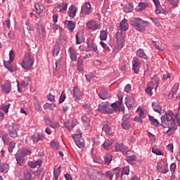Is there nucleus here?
Returning <instances> with one entry per match:
<instances>
[{
    "label": "nucleus",
    "mask_w": 180,
    "mask_h": 180,
    "mask_svg": "<svg viewBox=\"0 0 180 180\" xmlns=\"http://www.w3.org/2000/svg\"><path fill=\"white\" fill-rule=\"evenodd\" d=\"M161 126L165 129L167 127L169 128L166 131L167 136H171V134H172L171 130L175 129L176 124L175 120L174 119V112H172V110H169L165 115L161 117Z\"/></svg>",
    "instance_id": "obj_1"
},
{
    "label": "nucleus",
    "mask_w": 180,
    "mask_h": 180,
    "mask_svg": "<svg viewBox=\"0 0 180 180\" xmlns=\"http://www.w3.org/2000/svg\"><path fill=\"white\" fill-rule=\"evenodd\" d=\"M131 26H133L136 30L139 32H144L146 27L148 26V22L147 21L143 20L140 18H133L130 20Z\"/></svg>",
    "instance_id": "obj_2"
},
{
    "label": "nucleus",
    "mask_w": 180,
    "mask_h": 180,
    "mask_svg": "<svg viewBox=\"0 0 180 180\" xmlns=\"http://www.w3.org/2000/svg\"><path fill=\"white\" fill-rule=\"evenodd\" d=\"M34 63V60L32 55L29 53H25L22 61L21 62V67L24 68V70H30L32 67H33V64Z\"/></svg>",
    "instance_id": "obj_3"
},
{
    "label": "nucleus",
    "mask_w": 180,
    "mask_h": 180,
    "mask_svg": "<svg viewBox=\"0 0 180 180\" xmlns=\"http://www.w3.org/2000/svg\"><path fill=\"white\" fill-rule=\"evenodd\" d=\"M72 139H73L76 146H77V147H79V148H82L85 147V142L84 141V139H82V133L75 134L72 136Z\"/></svg>",
    "instance_id": "obj_4"
},
{
    "label": "nucleus",
    "mask_w": 180,
    "mask_h": 180,
    "mask_svg": "<svg viewBox=\"0 0 180 180\" xmlns=\"http://www.w3.org/2000/svg\"><path fill=\"white\" fill-rule=\"evenodd\" d=\"M19 129V125L16 124L12 123L8 126V131L12 139H16L18 137V131Z\"/></svg>",
    "instance_id": "obj_5"
},
{
    "label": "nucleus",
    "mask_w": 180,
    "mask_h": 180,
    "mask_svg": "<svg viewBox=\"0 0 180 180\" xmlns=\"http://www.w3.org/2000/svg\"><path fill=\"white\" fill-rule=\"evenodd\" d=\"M141 67V62L137 57H134L132 59V71L134 74L140 72V68Z\"/></svg>",
    "instance_id": "obj_6"
},
{
    "label": "nucleus",
    "mask_w": 180,
    "mask_h": 180,
    "mask_svg": "<svg viewBox=\"0 0 180 180\" xmlns=\"http://www.w3.org/2000/svg\"><path fill=\"white\" fill-rule=\"evenodd\" d=\"M73 97L75 98V101L78 102V101H81L82 99V89H81L78 86H75L73 88Z\"/></svg>",
    "instance_id": "obj_7"
},
{
    "label": "nucleus",
    "mask_w": 180,
    "mask_h": 180,
    "mask_svg": "<svg viewBox=\"0 0 180 180\" xmlns=\"http://www.w3.org/2000/svg\"><path fill=\"white\" fill-rule=\"evenodd\" d=\"M82 51H94L97 54L99 53V51H98V46H96V44L94 43V40L87 42V48L83 49Z\"/></svg>",
    "instance_id": "obj_8"
},
{
    "label": "nucleus",
    "mask_w": 180,
    "mask_h": 180,
    "mask_svg": "<svg viewBox=\"0 0 180 180\" xmlns=\"http://www.w3.org/2000/svg\"><path fill=\"white\" fill-rule=\"evenodd\" d=\"M98 110L101 113L108 114V113H112L114 110L112 108H109V104L105 103L102 105L99 104Z\"/></svg>",
    "instance_id": "obj_9"
},
{
    "label": "nucleus",
    "mask_w": 180,
    "mask_h": 180,
    "mask_svg": "<svg viewBox=\"0 0 180 180\" xmlns=\"http://www.w3.org/2000/svg\"><path fill=\"white\" fill-rule=\"evenodd\" d=\"M103 131L108 134V136H113L112 131V123L110 122H105L103 123Z\"/></svg>",
    "instance_id": "obj_10"
},
{
    "label": "nucleus",
    "mask_w": 180,
    "mask_h": 180,
    "mask_svg": "<svg viewBox=\"0 0 180 180\" xmlns=\"http://www.w3.org/2000/svg\"><path fill=\"white\" fill-rule=\"evenodd\" d=\"M86 27H88L90 30H98V29H101V24L97 21L90 20L86 22Z\"/></svg>",
    "instance_id": "obj_11"
},
{
    "label": "nucleus",
    "mask_w": 180,
    "mask_h": 180,
    "mask_svg": "<svg viewBox=\"0 0 180 180\" xmlns=\"http://www.w3.org/2000/svg\"><path fill=\"white\" fill-rule=\"evenodd\" d=\"M158 87V80L155 79L153 82H151V85L148 86L146 89V94H148V95H150V96H151V95H153V89H157V88Z\"/></svg>",
    "instance_id": "obj_12"
},
{
    "label": "nucleus",
    "mask_w": 180,
    "mask_h": 180,
    "mask_svg": "<svg viewBox=\"0 0 180 180\" xmlns=\"http://www.w3.org/2000/svg\"><path fill=\"white\" fill-rule=\"evenodd\" d=\"M92 8L91 7L90 3H86L84 6L82 8L80 16L84 17L86 15H89L91 13Z\"/></svg>",
    "instance_id": "obj_13"
},
{
    "label": "nucleus",
    "mask_w": 180,
    "mask_h": 180,
    "mask_svg": "<svg viewBox=\"0 0 180 180\" xmlns=\"http://www.w3.org/2000/svg\"><path fill=\"white\" fill-rule=\"evenodd\" d=\"M115 150L117 152L120 151L124 155H127V151H129V148H127L123 143H117L115 145Z\"/></svg>",
    "instance_id": "obj_14"
},
{
    "label": "nucleus",
    "mask_w": 180,
    "mask_h": 180,
    "mask_svg": "<svg viewBox=\"0 0 180 180\" xmlns=\"http://www.w3.org/2000/svg\"><path fill=\"white\" fill-rule=\"evenodd\" d=\"M100 99L103 101H106L109 98V91H108V89L105 87H102L100 93L98 94Z\"/></svg>",
    "instance_id": "obj_15"
},
{
    "label": "nucleus",
    "mask_w": 180,
    "mask_h": 180,
    "mask_svg": "<svg viewBox=\"0 0 180 180\" xmlns=\"http://www.w3.org/2000/svg\"><path fill=\"white\" fill-rule=\"evenodd\" d=\"M115 37L117 39L118 46H122L124 43V37L122 34V31H117L115 34Z\"/></svg>",
    "instance_id": "obj_16"
},
{
    "label": "nucleus",
    "mask_w": 180,
    "mask_h": 180,
    "mask_svg": "<svg viewBox=\"0 0 180 180\" xmlns=\"http://www.w3.org/2000/svg\"><path fill=\"white\" fill-rule=\"evenodd\" d=\"M150 4L147 2H139L138 6L136 7V12H143L146 8H148Z\"/></svg>",
    "instance_id": "obj_17"
},
{
    "label": "nucleus",
    "mask_w": 180,
    "mask_h": 180,
    "mask_svg": "<svg viewBox=\"0 0 180 180\" xmlns=\"http://www.w3.org/2000/svg\"><path fill=\"white\" fill-rule=\"evenodd\" d=\"M37 33L39 39H44L46 37V28L43 25H39L37 27Z\"/></svg>",
    "instance_id": "obj_18"
},
{
    "label": "nucleus",
    "mask_w": 180,
    "mask_h": 180,
    "mask_svg": "<svg viewBox=\"0 0 180 180\" xmlns=\"http://www.w3.org/2000/svg\"><path fill=\"white\" fill-rule=\"evenodd\" d=\"M15 157L17 161V164L21 167H23V165H25V158L22 155H20V152H18Z\"/></svg>",
    "instance_id": "obj_19"
},
{
    "label": "nucleus",
    "mask_w": 180,
    "mask_h": 180,
    "mask_svg": "<svg viewBox=\"0 0 180 180\" xmlns=\"http://www.w3.org/2000/svg\"><path fill=\"white\" fill-rule=\"evenodd\" d=\"M67 8H68V4L67 3H63L58 4L56 7H55V9L58 11V12H64L67 11Z\"/></svg>",
    "instance_id": "obj_20"
},
{
    "label": "nucleus",
    "mask_w": 180,
    "mask_h": 180,
    "mask_svg": "<svg viewBox=\"0 0 180 180\" xmlns=\"http://www.w3.org/2000/svg\"><path fill=\"white\" fill-rule=\"evenodd\" d=\"M68 52L72 61H77V51L74 49V48H69Z\"/></svg>",
    "instance_id": "obj_21"
},
{
    "label": "nucleus",
    "mask_w": 180,
    "mask_h": 180,
    "mask_svg": "<svg viewBox=\"0 0 180 180\" xmlns=\"http://www.w3.org/2000/svg\"><path fill=\"white\" fill-rule=\"evenodd\" d=\"M34 8L36 9V13H38V15H41L43 11H44V6L40 3H36L34 4Z\"/></svg>",
    "instance_id": "obj_22"
},
{
    "label": "nucleus",
    "mask_w": 180,
    "mask_h": 180,
    "mask_svg": "<svg viewBox=\"0 0 180 180\" xmlns=\"http://www.w3.org/2000/svg\"><path fill=\"white\" fill-rule=\"evenodd\" d=\"M178 89H179V83H176L173 86L171 92L169 94V98H174V95L178 92Z\"/></svg>",
    "instance_id": "obj_23"
},
{
    "label": "nucleus",
    "mask_w": 180,
    "mask_h": 180,
    "mask_svg": "<svg viewBox=\"0 0 180 180\" xmlns=\"http://www.w3.org/2000/svg\"><path fill=\"white\" fill-rule=\"evenodd\" d=\"M2 92L4 94H10L11 91H12V87L9 84H5L1 85Z\"/></svg>",
    "instance_id": "obj_24"
},
{
    "label": "nucleus",
    "mask_w": 180,
    "mask_h": 180,
    "mask_svg": "<svg viewBox=\"0 0 180 180\" xmlns=\"http://www.w3.org/2000/svg\"><path fill=\"white\" fill-rule=\"evenodd\" d=\"M152 107L155 112H157L158 113H161L162 109L161 108V105H160V103L153 102L152 103Z\"/></svg>",
    "instance_id": "obj_25"
},
{
    "label": "nucleus",
    "mask_w": 180,
    "mask_h": 180,
    "mask_svg": "<svg viewBox=\"0 0 180 180\" xmlns=\"http://www.w3.org/2000/svg\"><path fill=\"white\" fill-rule=\"evenodd\" d=\"M125 160L129 164H131V165H134V164H136L134 161H137V156H136V155H129L127 156Z\"/></svg>",
    "instance_id": "obj_26"
},
{
    "label": "nucleus",
    "mask_w": 180,
    "mask_h": 180,
    "mask_svg": "<svg viewBox=\"0 0 180 180\" xmlns=\"http://www.w3.org/2000/svg\"><path fill=\"white\" fill-rule=\"evenodd\" d=\"M69 16L70 18H75V15H77V7L74 6H70L69 7Z\"/></svg>",
    "instance_id": "obj_27"
},
{
    "label": "nucleus",
    "mask_w": 180,
    "mask_h": 180,
    "mask_svg": "<svg viewBox=\"0 0 180 180\" xmlns=\"http://www.w3.org/2000/svg\"><path fill=\"white\" fill-rule=\"evenodd\" d=\"M65 25L68 30H70V32H74V30L75 29V22L74 21H66Z\"/></svg>",
    "instance_id": "obj_28"
},
{
    "label": "nucleus",
    "mask_w": 180,
    "mask_h": 180,
    "mask_svg": "<svg viewBox=\"0 0 180 180\" xmlns=\"http://www.w3.org/2000/svg\"><path fill=\"white\" fill-rule=\"evenodd\" d=\"M0 171L3 174H6L9 171V165L8 163L0 164Z\"/></svg>",
    "instance_id": "obj_29"
},
{
    "label": "nucleus",
    "mask_w": 180,
    "mask_h": 180,
    "mask_svg": "<svg viewBox=\"0 0 180 180\" xmlns=\"http://www.w3.org/2000/svg\"><path fill=\"white\" fill-rule=\"evenodd\" d=\"M125 104L129 109L133 108V105H134V97H129V98H127V101H125Z\"/></svg>",
    "instance_id": "obj_30"
},
{
    "label": "nucleus",
    "mask_w": 180,
    "mask_h": 180,
    "mask_svg": "<svg viewBox=\"0 0 180 180\" xmlns=\"http://www.w3.org/2000/svg\"><path fill=\"white\" fill-rule=\"evenodd\" d=\"M127 20L123 19L120 22V27L123 30V32H126V30H129V25L126 22Z\"/></svg>",
    "instance_id": "obj_31"
},
{
    "label": "nucleus",
    "mask_w": 180,
    "mask_h": 180,
    "mask_svg": "<svg viewBox=\"0 0 180 180\" xmlns=\"http://www.w3.org/2000/svg\"><path fill=\"white\" fill-rule=\"evenodd\" d=\"M77 70L80 72L84 71V60L81 58L77 60Z\"/></svg>",
    "instance_id": "obj_32"
},
{
    "label": "nucleus",
    "mask_w": 180,
    "mask_h": 180,
    "mask_svg": "<svg viewBox=\"0 0 180 180\" xmlns=\"http://www.w3.org/2000/svg\"><path fill=\"white\" fill-rule=\"evenodd\" d=\"M84 37L79 32H77L76 34V44H81V43H84Z\"/></svg>",
    "instance_id": "obj_33"
},
{
    "label": "nucleus",
    "mask_w": 180,
    "mask_h": 180,
    "mask_svg": "<svg viewBox=\"0 0 180 180\" xmlns=\"http://www.w3.org/2000/svg\"><path fill=\"white\" fill-rule=\"evenodd\" d=\"M61 166H59L56 169L53 170V180H58V176H60V174H61Z\"/></svg>",
    "instance_id": "obj_34"
},
{
    "label": "nucleus",
    "mask_w": 180,
    "mask_h": 180,
    "mask_svg": "<svg viewBox=\"0 0 180 180\" xmlns=\"http://www.w3.org/2000/svg\"><path fill=\"white\" fill-rule=\"evenodd\" d=\"M148 118L153 126L155 127H158L160 126V122H158L157 119L154 118V117L149 115Z\"/></svg>",
    "instance_id": "obj_35"
},
{
    "label": "nucleus",
    "mask_w": 180,
    "mask_h": 180,
    "mask_svg": "<svg viewBox=\"0 0 180 180\" xmlns=\"http://www.w3.org/2000/svg\"><path fill=\"white\" fill-rule=\"evenodd\" d=\"M136 56L140 57V58H147V55H146V53H144V51L141 49H139L136 51Z\"/></svg>",
    "instance_id": "obj_36"
},
{
    "label": "nucleus",
    "mask_w": 180,
    "mask_h": 180,
    "mask_svg": "<svg viewBox=\"0 0 180 180\" xmlns=\"http://www.w3.org/2000/svg\"><path fill=\"white\" fill-rule=\"evenodd\" d=\"M121 126L122 129H124V130H129L131 127V125H130V122L127 121H122Z\"/></svg>",
    "instance_id": "obj_37"
},
{
    "label": "nucleus",
    "mask_w": 180,
    "mask_h": 180,
    "mask_svg": "<svg viewBox=\"0 0 180 180\" xmlns=\"http://www.w3.org/2000/svg\"><path fill=\"white\" fill-rule=\"evenodd\" d=\"M133 3H129L127 6L124 7V11L127 13H130V12L133 11Z\"/></svg>",
    "instance_id": "obj_38"
},
{
    "label": "nucleus",
    "mask_w": 180,
    "mask_h": 180,
    "mask_svg": "<svg viewBox=\"0 0 180 180\" xmlns=\"http://www.w3.org/2000/svg\"><path fill=\"white\" fill-rule=\"evenodd\" d=\"M20 155L22 157H26L27 155H30L32 154V151L29 149H22L21 152H20Z\"/></svg>",
    "instance_id": "obj_39"
},
{
    "label": "nucleus",
    "mask_w": 180,
    "mask_h": 180,
    "mask_svg": "<svg viewBox=\"0 0 180 180\" xmlns=\"http://www.w3.org/2000/svg\"><path fill=\"white\" fill-rule=\"evenodd\" d=\"M77 125L76 122L72 121V122H68L67 124H65V126L68 130H72V129H74L75 126Z\"/></svg>",
    "instance_id": "obj_40"
},
{
    "label": "nucleus",
    "mask_w": 180,
    "mask_h": 180,
    "mask_svg": "<svg viewBox=\"0 0 180 180\" xmlns=\"http://www.w3.org/2000/svg\"><path fill=\"white\" fill-rule=\"evenodd\" d=\"M112 158H113V156L112 155H105V164H106V165H109V164H110V162H112Z\"/></svg>",
    "instance_id": "obj_41"
},
{
    "label": "nucleus",
    "mask_w": 180,
    "mask_h": 180,
    "mask_svg": "<svg viewBox=\"0 0 180 180\" xmlns=\"http://www.w3.org/2000/svg\"><path fill=\"white\" fill-rule=\"evenodd\" d=\"M58 53H60V46L55 45L53 49V56L54 57H57V56H58Z\"/></svg>",
    "instance_id": "obj_42"
},
{
    "label": "nucleus",
    "mask_w": 180,
    "mask_h": 180,
    "mask_svg": "<svg viewBox=\"0 0 180 180\" xmlns=\"http://www.w3.org/2000/svg\"><path fill=\"white\" fill-rule=\"evenodd\" d=\"M82 121L84 123V126L85 127H89V118H88L86 116H82Z\"/></svg>",
    "instance_id": "obj_43"
},
{
    "label": "nucleus",
    "mask_w": 180,
    "mask_h": 180,
    "mask_svg": "<svg viewBox=\"0 0 180 180\" xmlns=\"http://www.w3.org/2000/svg\"><path fill=\"white\" fill-rule=\"evenodd\" d=\"M130 174V169L129 167H125L122 169V174H121V178L123 179L124 175H129Z\"/></svg>",
    "instance_id": "obj_44"
},
{
    "label": "nucleus",
    "mask_w": 180,
    "mask_h": 180,
    "mask_svg": "<svg viewBox=\"0 0 180 180\" xmlns=\"http://www.w3.org/2000/svg\"><path fill=\"white\" fill-rule=\"evenodd\" d=\"M112 175H115L116 176V179H117V178L119 176H120V167H116L115 168L112 172H111Z\"/></svg>",
    "instance_id": "obj_45"
},
{
    "label": "nucleus",
    "mask_w": 180,
    "mask_h": 180,
    "mask_svg": "<svg viewBox=\"0 0 180 180\" xmlns=\"http://www.w3.org/2000/svg\"><path fill=\"white\" fill-rule=\"evenodd\" d=\"M25 27L28 32H34V27L29 22H25Z\"/></svg>",
    "instance_id": "obj_46"
},
{
    "label": "nucleus",
    "mask_w": 180,
    "mask_h": 180,
    "mask_svg": "<svg viewBox=\"0 0 180 180\" xmlns=\"http://www.w3.org/2000/svg\"><path fill=\"white\" fill-rule=\"evenodd\" d=\"M24 177L25 180H32L34 179L33 176H32V172L27 171L24 174Z\"/></svg>",
    "instance_id": "obj_47"
},
{
    "label": "nucleus",
    "mask_w": 180,
    "mask_h": 180,
    "mask_svg": "<svg viewBox=\"0 0 180 180\" xmlns=\"http://www.w3.org/2000/svg\"><path fill=\"white\" fill-rule=\"evenodd\" d=\"M100 39L101 40H106L108 39V33L105 30H102L100 32Z\"/></svg>",
    "instance_id": "obj_48"
},
{
    "label": "nucleus",
    "mask_w": 180,
    "mask_h": 180,
    "mask_svg": "<svg viewBox=\"0 0 180 180\" xmlns=\"http://www.w3.org/2000/svg\"><path fill=\"white\" fill-rule=\"evenodd\" d=\"M34 108L37 112H41V105L39 103V101H34Z\"/></svg>",
    "instance_id": "obj_49"
},
{
    "label": "nucleus",
    "mask_w": 180,
    "mask_h": 180,
    "mask_svg": "<svg viewBox=\"0 0 180 180\" xmlns=\"http://www.w3.org/2000/svg\"><path fill=\"white\" fill-rule=\"evenodd\" d=\"M112 144H113V140L110 139L103 143V147L105 148H109V147H110V146H112Z\"/></svg>",
    "instance_id": "obj_50"
},
{
    "label": "nucleus",
    "mask_w": 180,
    "mask_h": 180,
    "mask_svg": "<svg viewBox=\"0 0 180 180\" xmlns=\"http://www.w3.org/2000/svg\"><path fill=\"white\" fill-rule=\"evenodd\" d=\"M56 108V104L54 103H46L44 105V109H49L50 110H53Z\"/></svg>",
    "instance_id": "obj_51"
},
{
    "label": "nucleus",
    "mask_w": 180,
    "mask_h": 180,
    "mask_svg": "<svg viewBox=\"0 0 180 180\" xmlns=\"http://www.w3.org/2000/svg\"><path fill=\"white\" fill-rule=\"evenodd\" d=\"M51 147H52L53 150H58V147H60V144L57 141H53L51 142Z\"/></svg>",
    "instance_id": "obj_52"
},
{
    "label": "nucleus",
    "mask_w": 180,
    "mask_h": 180,
    "mask_svg": "<svg viewBox=\"0 0 180 180\" xmlns=\"http://www.w3.org/2000/svg\"><path fill=\"white\" fill-rule=\"evenodd\" d=\"M16 146V143L13 141L12 142H10L9 143V145H8V150L10 153H13V149L15 148Z\"/></svg>",
    "instance_id": "obj_53"
},
{
    "label": "nucleus",
    "mask_w": 180,
    "mask_h": 180,
    "mask_svg": "<svg viewBox=\"0 0 180 180\" xmlns=\"http://www.w3.org/2000/svg\"><path fill=\"white\" fill-rule=\"evenodd\" d=\"M123 102V101L121 99L120 101H116L113 103L111 104V107L112 109H116V108H119V106H120V105H122V103Z\"/></svg>",
    "instance_id": "obj_54"
},
{
    "label": "nucleus",
    "mask_w": 180,
    "mask_h": 180,
    "mask_svg": "<svg viewBox=\"0 0 180 180\" xmlns=\"http://www.w3.org/2000/svg\"><path fill=\"white\" fill-rule=\"evenodd\" d=\"M36 175L39 179H43V176H44V170H39L37 172Z\"/></svg>",
    "instance_id": "obj_55"
},
{
    "label": "nucleus",
    "mask_w": 180,
    "mask_h": 180,
    "mask_svg": "<svg viewBox=\"0 0 180 180\" xmlns=\"http://www.w3.org/2000/svg\"><path fill=\"white\" fill-rule=\"evenodd\" d=\"M137 110L138 112H139V117H141V119H146V114L144 113L143 109L139 108Z\"/></svg>",
    "instance_id": "obj_56"
},
{
    "label": "nucleus",
    "mask_w": 180,
    "mask_h": 180,
    "mask_svg": "<svg viewBox=\"0 0 180 180\" xmlns=\"http://www.w3.org/2000/svg\"><path fill=\"white\" fill-rule=\"evenodd\" d=\"M172 6H174V8H178V4H179V0H167Z\"/></svg>",
    "instance_id": "obj_57"
},
{
    "label": "nucleus",
    "mask_w": 180,
    "mask_h": 180,
    "mask_svg": "<svg viewBox=\"0 0 180 180\" xmlns=\"http://www.w3.org/2000/svg\"><path fill=\"white\" fill-rule=\"evenodd\" d=\"M150 20H152L153 23H154V25H155V26H157V27H160V26H161V23L160 22L158 19H157L155 18H151Z\"/></svg>",
    "instance_id": "obj_58"
},
{
    "label": "nucleus",
    "mask_w": 180,
    "mask_h": 180,
    "mask_svg": "<svg viewBox=\"0 0 180 180\" xmlns=\"http://www.w3.org/2000/svg\"><path fill=\"white\" fill-rule=\"evenodd\" d=\"M4 65L7 70H9V71H13V68L12 67V65L9 61L5 62L4 61Z\"/></svg>",
    "instance_id": "obj_59"
},
{
    "label": "nucleus",
    "mask_w": 180,
    "mask_h": 180,
    "mask_svg": "<svg viewBox=\"0 0 180 180\" xmlns=\"http://www.w3.org/2000/svg\"><path fill=\"white\" fill-rule=\"evenodd\" d=\"M152 152L153 153V154H156V155H162V152H161V150H160L157 148H153Z\"/></svg>",
    "instance_id": "obj_60"
},
{
    "label": "nucleus",
    "mask_w": 180,
    "mask_h": 180,
    "mask_svg": "<svg viewBox=\"0 0 180 180\" xmlns=\"http://www.w3.org/2000/svg\"><path fill=\"white\" fill-rule=\"evenodd\" d=\"M11 107V104L7 103L1 107V109L5 112V113H8L9 112V108Z\"/></svg>",
    "instance_id": "obj_61"
},
{
    "label": "nucleus",
    "mask_w": 180,
    "mask_h": 180,
    "mask_svg": "<svg viewBox=\"0 0 180 180\" xmlns=\"http://www.w3.org/2000/svg\"><path fill=\"white\" fill-rule=\"evenodd\" d=\"M175 169H176V164L172 163L170 165V171H171L172 174L175 173Z\"/></svg>",
    "instance_id": "obj_62"
},
{
    "label": "nucleus",
    "mask_w": 180,
    "mask_h": 180,
    "mask_svg": "<svg viewBox=\"0 0 180 180\" xmlns=\"http://www.w3.org/2000/svg\"><path fill=\"white\" fill-rule=\"evenodd\" d=\"M148 134L150 141L155 143V135L151 134L150 132H148Z\"/></svg>",
    "instance_id": "obj_63"
},
{
    "label": "nucleus",
    "mask_w": 180,
    "mask_h": 180,
    "mask_svg": "<svg viewBox=\"0 0 180 180\" xmlns=\"http://www.w3.org/2000/svg\"><path fill=\"white\" fill-rule=\"evenodd\" d=\"M105 176H107V178L110 179V180L113 179V174L110 171H108L105 172Z\"/></svg>",
    "instance_id": "obj_64"
}]
</instances>
